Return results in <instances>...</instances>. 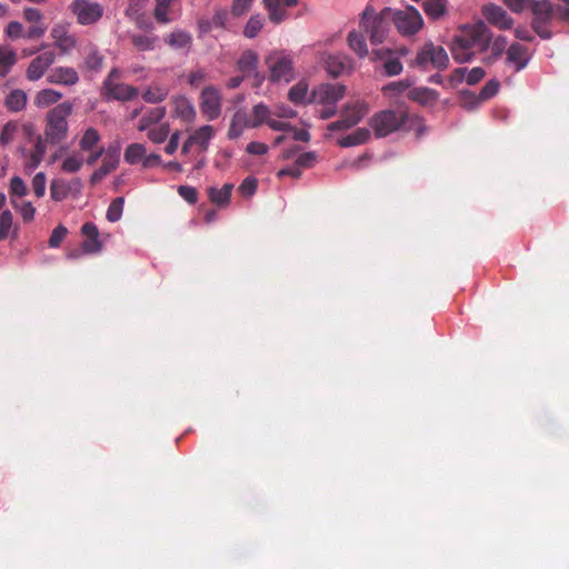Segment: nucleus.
Here are the masks:
<instances>
[{
	"label": "nucleus",
	"instance_id": "nucleus-57",
	"mask_svg": "<svg viewBox=\"0 0 569 569\" xmlns=\"http://www.w3.org/2000/svg\"><path fill=\"white\" fill-rule=\"evenodd\" d=\"M254 0H232L230 12L233 17H242L249 12Z\"/></svg>",
	"mask_w": 569,
	"mask_h": 569
},
{
	"label": "nucleus",
	"instance_id": "nucleus-49",
	"mask_svg": "<svg viewBox=\"0 0 569 569\" xmlns=\"http://www.w3.org/2000/svg\"><path fill=\"white\" fill-rule=\"evenodd\" d=\"M264 26V18L257 13L252 14L243 28V36L248 39L256 38Z\"/></svg>",
	"mask_w": 569,
	"mask_h": 569
},
{
	"label": "nucleus",
	"instance_id": "nucleus-30",
	"mask_svg": "<svg viewBox=\"0 0 569 569\" xmlns=\"http://www.w3.org/2000/svg\"><path fill=\"white\" fill-rule=\"evenodd\" d=\"M297 3L298 0H263L269 19L274 23H280L287 19V8L295 7Z\"/></svg>",
	"mask_w": 569,
	"mask_h": 569
},
{
	"label": "nucleus",
	"instance_id": "nucleus-63",
	"mask_svg": "<svg viewBox=\"0 0 569 569\" xmlns=\"http://www.w3.org/2000/svg\"><path fill=\"white\" fill-rule=\"evenodd\" d=\"M383 69L388 76L392 77L400 74L403 68L398 58H389L385 61Z\"/></svg>",
	"mask_w": 569,
	"mask_h": 569
},
{
	"label": "nucleus",
	"instance_id": "nucleus-60",
	"mask_svg": "<svg viewBox=\"0 0 569 569\" xmlns=\"http://www.w3.org/2000/svg\"><path fill=\"white\" fill-rule=\"evenodd\" d=\"M463 81H466V68H457L450 73L443 86L447 88H456Z\"/></svg>",
	"mask_w": 569,
	"mask_h": 569
},
{
	"label": "nucleus",
	"instance_id": "nucleus-7",
	"mask_svg": "<svg viewBox=\"0 0 569 569\" xmlns=\"http://www.w3.org/2000/svg\"><path fill=\"white\" fill-rule=\"evenodd\" d=\"M406 121V116L392 110H383L371 117L369 123L375 134L379 138L400 129Z\"/></svg>",
	"mask_w": 569,
	"mask_h": 569
},
{
	"label": "nucleus",
	"instance_id": "nucleus-50",
	"mask_svg": "<svg viewBox=\"0 0 569 569\" xmlns=\"http://www.w3.org/2000/svg\"><path fill=\"white\" fill-rule=\"evenodd\" d=\"M166 116V108L163 107H158V108H153L151 109L140 121H139V124H138V130L139 131H144L147 130L150 126H152L153 123H157L159 122L160 120H162Z\"/></svg>",
	"mask_w": 569,
	"mask_h": 569
},
{
	"label": "nucleus",
	"instance_id": "nucleus-35",
	"mask_svg": "<svg viewBox=\"0 0 569 569\" xmlns=\"http://www.w3.org/2000/svg\"><path fill=\"white\" fill-rule=\"evenodd\" d=\"M407 97L422 106H432L439 99L437 91L426 87L409 88Z\"/></svg>",
	"mask_w": 569,
	"mask_h": 569
},
{
	"label": "nucleus",
	"instance_id": "nucleus-11",
	"mask_svg": "<svg viewBox=\"0 0 569 569\" xmlns=\"http://www.w3.org/2000/svg\"><path fill=\"white\" fill-rule=\"evenodd\" d=\"M70 10L77 18V22L82 26L96 23L103 14L102 6L91 0H73Z\"/></svg>",
	"mask_w": 569,
	"mask_h": 569
},
{
	"label": "nucleus",
	"instance_id": "nucleus-31",
	"mask_svg": "<svg viewBox=\"0 0 569 569\" xmlns=\"http://www.w3.org/2000/svg\"><path fill=\"white\" fill-rule=\"evenodd\" d=\"M532 11H533V14L536 16V19L533 20V28H535V31L541 37V38H545V39H548L550 38V32L542 29L538 22V18H541V19H549L551 17V13H552V6L551 3L548 1V0H540V1H532L531 0V3L530 6Z\"/></svg>",
	"mask_w": 569,
	"mask_h": 569
},
{
	"label": "nucleus",
	"instance_id": "nucleus-4",
	"mask_svg": "<svg viewBox=\"0 0 569 569\" xmlns=\"http://www.w3.org/2000/svg\"><path fill=\"white\" fill-rule=\"evenodd\" d=\"M345 93L346 87L340 83H321L311 91V102L320 107V117L327 119L336 113Z\"/></svg>",
	"mask_w": 569,
	"mask_h": 569
},
{
	"label": "nucleus",
	"instance_id": "nucleus-23",
	"mask_svg": "<svg viewBox=\"0 0 569 569\" xmlns=\"http://www.w3.org/2000/svg\"><path fill=\"white\" fill-rule=\"evenodd\" d=\"M250 117L252 119L251 126H254V128L266 123L274 131L287 130V123L283 120L272 118L271 110L263 103L256 104Z\"/></svg>",
	"mask_w": 569,
	"mask_h": 569
},
{
	"label": "nucleus",
	"instance_id": "nucleus-6",
	"mask_svg": "<svg viewBox=\"0 0 569 569\" xmlns=\"http://www.w3.org/2000/svg\"><path fill=\"white\" fill-rule=\"evenodd\" d=\"M102 96L108 100L128 101L138 96V89L123 83L120 79V71H110L102 84Z\"/></svg>",
	"mask_w": 569,
	"mask_h": 569
},
{
	"label": "nucleus",
	"instance_id": "nucleus-20",
	"mask_svg": "<svg viewBox=\"0 0 569 569\" xmlns=\"http://www.w3.org/2000/svg\"><path fill=\"white\" fill-rule=\"evenodd\" d=\"M171 117L180 120L184 124L194 122L197 111L193 103L184 96H174L170 100Z\"/></svg>",
	"mask_w": 569,
	"mask_h": 569
},
{
	"label": "nucleus",
	"instance_id": "nucleus-12",
	"mask_svg": "<svg viewBox=\"0 0 569 569\" xmlns=\"http://www.w3.org/2000/svg\"><path fill=\"white\" fill-rule=\"evenodd\" d=\"M457 36L476 51L485 50L491 40L490 31L482 22L465 26Z\"/></svg>",
	"mask_w": 569,
	"mask_h": 569
},
{
	"label": "nucleus",
	"instance_id": "nucleus-19",
	"mask_svg": "<svg viewBox=\"0 0 569 569\" xmlns=\"http://www.w3.org/2000/svg\"><path fill=\"white\" fill-rule=\"evenodd\" d=\"M56 61V53L51 50L34 57L28 64L26 77L30 81L40 80Z\"/></svg>",
	"mask_w": 569,
	"mask_h": 569
},
{
	"label": "nucleus",
	"instance_id": "nucleus-14",
	"mask_svg": "<svg viewBox=\"0 0 569 569\" xmlns=\"http://www.w3.org/2000/svg\"><path fill=\"white\" fill-rule=\"evenodd\" d=\"M100 166L92 172L90 182L97 184L102 181L108 174L114 171L120 162V147L118 144L109 146L103 150Z\"/></svg>",
	"mask_w": 569,
	"mask_h": 569
},
{
	"label": "nucleus",
	"instance_id": "nucleus-9",
	"mask_svg": "<svg viewBox=\"0 0 569 569\" xmlns=\"http://www.w3.org/2000/svg\"><path fill=\"white\" fill-rule=\"evenodd\" d=\"M79 151L87 154V164L93 166L100 159L104 148L101 146V134L92 127L87 128L79 136Z\"/></svg>",
	"mask_w": 569,
	"mask_h": 569
},
{
	"label": "nucleus",
	"instance_id": "nucleus-46",
	"mask_svg": "<svg viewBox=\"0 0 569 569\" xmlns=\"http://www.w3.org/2000/svg\"><path fill=\"white\" fill-rule=\"evenodd\" d=\"M62 98V93L54 89H42L34 96V104L38 108H47Z\"/></svg>",
	"mask_w": 569,
	"mask_h": 569
},
{
	"label": "nucleus",
	"instance_id": "nucleus-33",
	"mask_svg": "<svg viewBox=\"0 0 569 569\" xmlns=\"http://www.w3.org/2000/svg\"><path fill=\"white\" fill-rule=\"evenodd\" d=\"M421 6L426 16L432 21L442 20L449 13L448 0H423Z\"/></svg>",
	"mask_w": 569,
	"mask_h": 569
},
{
	"label": "nucleus",
	"instance_id": "nucleus-27",
	"mask_svg": "<svg viewBox=\"0 0 569 569\" xmlns=\"http://www.w3.org/2000/svg\"><path fill=\"white\" fill-rule=\"evenodd\" d=\"M23 18L30 24L26 32L27 39H39L43 37L47 31V26L43 22V14L40 10L26 8L23 10Z\"/></svg>",
	"mask_w": 569,
	"mask_h": 569
},
{
	"label": "nucleus",
	"instance_id": "nucleus-16",
	"mask_svg": "<svg viewBox=\"0 0 569 569\" xmlns=\"http://www.w3.org/2000/svg\"><path fill=\"white\" fill-rule=\"evenodd\" d=\"M320 60L326 71L335 78L351 73L355 69V61L347 54L322 53Z\"/></svg>",
	"mask_w": 569,
	"mask_h": 569
},
{
	"label": "nucleus",
	"instance_id": "nucleus-61",
	"mask_svg": "<svg viewBox=\"0 0 569 569\" xmlns=\"http://www.w3.org/2000/svg\"><path fill=\"white\" fill-rule=\"evenodd\" d=\"M6 36L12 40H17V39H20V38H26V32L27 30H24L23 26L18 22V21H11L6 30Z\"/></svg>",
	"mask_w": 569,
	"mask_h": 569
},
{
	"label": "nucleus",
	"instance_id": "nucleus-41",
	"mask_svg": "<svg viewBox=\"0 0 569 569\" xmlns=\"http://www.w3.org/2000/svg\"><path fill=\"white\" fill-rule=\"evenodd\" d=\"M166 43L174 50H189L192 37L189 32L177 29L167 36Z\"/></svg>",
	"mask_w": 569,
	"mask_h": 569
},
{
	"label": "nucleus",
	"instance_id": "nucleus-24",
	"mask_svg": "<svg viewBox=\"0 0 569 569\" xmlns=\"http://www.w3.org/2000/svg\"><path fill=\"white\" fill-rule=\"evenodd\" d=\"M258 62V53L253 50L243 51L240 58L237 60V70L241 72L243 77H249L251 73H254L256 87H260L264 80V76L257 71Z\"/></svg>",
	"mask_w": 569,
	"mask_h": 569
},
{
	"label": "nucleus",
	"instance_id": "nucleus-43",
	"mask_svg": "<svg viewBox=\"0 0 569 569\" xmlns=\"http://www.w3.org/2000/svg\"><path fill=\"white\" fill-rule=\"evenodd\" d=\"M232 190V183H224L221 188H209L208 196L212 203L218 206H227L230 202Z\"/></svg>",
	"mask_w": 569,
	"mask_h": 569
},
{
	"label": "nucleus",
	"instance_id": "nucleus-22",
	"mask_svg": "<svg viewBox=\"0 0 569 569\" xmlns=\"http://www.w3.org/2000/svg\"><path fill=\"white\" fill-rule=\"evenodd\" d=\"M532 51L518 42L512 43L506 51V63L519 72L525 69L531 60Z\"/></svg>",
	"mask_w": 569,
	"mask_h": 569
},
{
	"label": "nucleus",
	"instance_id": "nucleus-3",
	"mask_svg": "<svg viewBox=\"0 0 569 569\" xmlns=\"http://www.w3.org/2000/svg\"><path fill=\"white\" fill-rule=\"evenodd\" d=\"M271 82L289 83L295 79V59L291 52L284 49L271 50L264 58Z\"/></svg>",
	"mask_w": 569,
	"mask_h": 569
},
{
	"label": "nucleus",
	"instance_id": "nucleus-40",
	"mask_svg": "<svg viewBox=\"0 0 569 569\" xmlns=\"http://www.w3.org/2000/svg\"><path fill=\"white\" fill-rule=\"evenodd\" d=\"M19 227L13 221V216L10 210H3L0 213V240L8 238H18Z\"/></svg>",
	"mask_w": 569,
	"mask_h": 569
},
{
	"label": "nucleus",
	"instance_id": "nucleus-15",
	"mask_svg": "<svg viewBox=\"0 0 569 569\" xmlns=\"http://www.w3.org/2000/svg\"><path fill=\"white\" fill-rule=\"evenodd\" d=\"M50 36L54 48L61 56L69 54L77 47V38L70 32L69 23H56L51 29Z\"/></svg>",
	"mask_w": 569,
	"mask_h": 569
},
{
	"label": "nucleus",
	"instance_id": "nucleus-18",
	"mask_svg": "<svg viewBox=\"0 0 569 569\" xmlns=\"http://www.w3.org/2000/svg\"><path fill=\"white\" fill-rule=\"evenodd\" d=\"M53 160L59 161L61 171L66 173H77L87 163V158L79 150L70 151L67 148L59 149L53 154Z\"/></svg>",
	"mask_w": 569,
	"mask_h": 569
},
{
	"label": "nucleus",
	"instance_id": "nucleus-8",
	"mask_svg": "<svg viewBox=\"0 0 569 569\" xmlns=\"http://www.w3.org/2000/svg\"><path fill=\"white\" fill-rule=\"evenodd\" d=\"M128 164H140L143 169H150L162 164L161 157L156 152H148L143 143L133 142L127 146L123 153Z\"/></svg>",
	"mask_w": 569,
	"mask_h": 569
},
{
	"label": "nucleus",
	"instance_id": "nucleus-42",
	"mask_svg": "<svg viewBox=\"0 0 569 569\" xmlns=\"http://www.w3.org/2000/svg\"><path fill=\"white\" fill-rule=\"evenodd\" d=\"M10 203L24 223H30L34 220L36 207L31 201L11 198Z\"/></svg>",
	"mask_w": 569,
	"mask_h": 569
},
{
	"label": "nucleus",
	"instance_id": "nucleus-48",
	"mask_svg": "<svg viewBox=\"0 0 569 569\" xmlns=\"http://www.w3.org/2000/svg\"><path fill=\"white\" fill-rule=\"evenodd\" d=\"M17 61V54L13 49L7 46H0V77H4Z\"/></svg>",
	"mask_w": 569,
	"mask_h": 569
},
{
	"label": "nucleus",
	"instance_id": "nucleus-17",
	"mask_svg": "<svg viewBox=\"0 0 569 569\" xmlns=\"http://www.w3.org/2000/svg\"><path fill=\"white\" fill-rule=\"evenodd\" d=\"M214 133V128L210 124L199 127L184 141L181 153L188 154L193 147L198 148L199 152L206 151Z\"/></svg>",
	"mask_w": 569,
	"mask_h": 569
},
{
	"label": "nucleus",
	"instance_id": "nucleus-51",
	"mask_svg": "<svg viewBox=\"0 0 569 569\" xmlns=\"http://www.w3.org/2000/svg\"><path fill=\"white\" fill-rule=\"evenodd\" d=\"M147 137L153 143H162L170 133L169 123H161L159 126H150L147 130Z\"/></svg>",
	"mask_w": 569,
	"mask_h": 569
},
{
	"label": "nucleus",
	"instance_id": "nucleus-10",
	"mask_svg": "<svg viewBox=\"0 0 569 569\" xmlns=\"http://www.w3.org/2000/svg\"><path fill=\"white\" fill-rule=\"evenodd\" d=\"M199 107L207 120L218 119L222 111V96L219 89L212 86L203 88L199 97Z\"/></svg>",
	"mask_w": 569,
	"mask_h": 569
},
{
	"label": "nucleus",
	"instance_id": "nucleus-54",
	"mask_svg": "<svg viewBox=\"0 0 569 569\" xmlns=\"http://www.w3.org/2000/svg\"><path fill=\"white\" fill-rule=\"evenodd\" d=\"M500 83L497 80H489L481 89L479 96L477 98L472 97V99L475 100L473 106H478L479 103L495 97L498 93Z\"/></svg>",
	"mask_w": 569,
	"mask_h": 569
},
{
	"label": "nucleus",
	"instance_id": "nucleus-62",
	"mask_svg": "<svg viewBox=\"0 0 569 569\" xmlns=\"http://www.w3.org/2000/svg\"><path fill=\"white\" fill-rule=\"evenodd\" d=\"M34 194L41 198L46 193L47 178L43 172H38L31 182Z\"/></svg>",
	"mask_w": 569,
	"mask_h": 569
},
{
	"label": "nucleus",
	"instance_id": "nucleus-37",
	"mask_svg": "<svg viewBox=\"0 0 569 569\" xmlns=\"http://www.w3.org/2000/svg\"><path fill=\"white\" fill-rule=\"evenodd\" d=\"M46 153V143L41 136H38L34 142V147L30 151H23L24 166L28 169H36L42 161Z\"/></svg>",
	"mask_w": 569,
	"mask_h": 569
},
{
	"label": "nucleus",
	"instance_id": "nucleus-1",
	"mask_svg": "<svg viewBox=\"0 0 569 569\" xmlns=\"http://www.w3.org/2000/svg\"><path fill=\"white\" fill-rule=\"evenodd\" d=\"M390 17L396 30L402 37H413L425 28V19L413 6L403 9L383 8L380 12L368 3L360 12V28L368 34L371 44L382 43L388 36V29L383 23L385 18Z\"/></svg>",
	"mask_w": 569,
	"mask_h": 569
},
{
	"label": "nucleus",
	"instance_id": "nucleus-53",
	"mask_svg": "<svg viewBox=\"0 0 569 569\" xmlns=\"http://www.w3.org/2000/svg\"><path fill=\"white\" fill-rule=\"evenodd\" d=\"M169 94V88L162 86H150L143 92V99L149 103L161 102Z\"/></svg>",
	"mask_w": 569,
	"mask_h": 569
},
{
	"label": "nucleus",
	"instance_id": "nucleus-32",
	"mask_svg": "<svg viewBox=\"0 0 569 569\" xmlns=\"http://www.w3.org/2000/svg\"><path fill=\"white\" fill-rule=\"evenodd\" d=\"M81 182L79 179L67 181L64 179H54L50 184V196L54 201L64 200L72 190H79Z\"/></svg>",
	"mask_w": 569,
	"mask_h": 569
},
{
	"label": "nucleus",
	"instance_id": "nucleus-5",
	"mask_svg": "<svg viewBox=\"0 0 569 569\" xmlns=\"http://www.w3.org/2000/svg\"><path fill=\"white\" fill-rule=\"evenodd\" d=\"M449 57L447 51L431 41L423 43L418 50L412 66L422 70L438 69L442 70L448 67Z\"/></svg>",
	"mask_w": 569,
	"mask_h": 569
},
{
	"label": "nucleus",
	"instance_id": "nucleus-45",
	"mask_svg": "<svg viewBox=\"0 0 569 569\" xmlns=\"http://www.w3.org/2000/svg\"><path fill=\"white\" fill-rule=\"evenodd\" d=\"M27 93L23 90H12L6 98L4 104L8 110L12 112H19L27 106Z\"/></svg>",
	"mask_w": 569,
	"mask_h": 569
},
{
	"label": "nucleus",
	"instance_id": "nucleus-64",
	"mask_svg": "<svg viewBox=\"0 0 569 569\" xmlns=\"http://www.w3.org/2000/svg\"><path fill=\"white\" fill-rule=\"evenodd\" d=\"M258 187V181L253 177L246 178L239 186V192L244 197L252 196Z\"/></svg>",
	"mask_w": 569,
	"mask_h": 569
},
{
	"label": "nucleus",
	"instance_id": "nucleus-13",
	"mask_svg": "<svg viewBox=\"0 0 569 569\" xmlns=\"http://www.w3.org/2000/svg\"><path fill=\"white\" fill-rule=\"evenodd\" d=\"M368 103L363 100H356L347 103L342 109V118L329 124V130L348 129L361 121L368 113Z\"/></svg>",
	"mask_w": 569,
	"mask_h": 569
},
{
	"label": "nucleus",
	"instance_id": "nucleus-39",
	"mask_svg": "<svg viewBox=\"0 0 569 569\" xmlns=\"http://www.w3.org/2000/svg\"><path fill=\"white\" fill-rule=\"evenodd\" d=\"M411 83L408 80L393 81L382 87L383 97L390 102H398L400 97L408 92Z\"/></svg>",
	"mask_w": 569,
	"mask_h": 569
},
{
	"label": "nucleus",
	"instance_id": "nucleus-44",
	"mask_svg": "<svg viewBox=\"0 0 569 569\" xmlns=\"http://www.w3.org/2000/svg\"><path fill=\"white\" fill-rule=\"evenodd\" d=\"M371 133L367 128H358L353 132L340 138L338 144L343 148L355 147L367 142Z\"/></svg>",
	"mask_w": 569,
	"mask_h": 569
},
{
	"label": "nucleus",
	"instance_id": "nucleus-29",
	"mask_svg": "<svg viewBox=\"0 0 569 569\" xmlns=\"http://www.w3.org/2000/svg\"><path fill=\"white\" fill-rule=\"evenodd\" d=\"M252 119L250 113L244 110H238L231 118L230 126L227 132V137L230 140L238 139L246 129L254 128L251 126Z\"/></svg>",
	"mask_w": 569,
	"mask_h": 569
},
{
	"label": "nucleus",
	"instance_id": "nucleus-47",
	"mask_svg": "<svg viewBox=\"0 0 569 569\" xmlns=\"http://www.w3.org/2000/svg\"><path fill=\"white\" fill-rule=\"evenodd\" d=\"M228 12L226 10H218L212 16L211 20L199 21V28L202 32H208L213 28H226L228 23Z\"/></svg>",
	"mask_w": 569,
	"mask_h": 569
},
{
	"label": "nucleus",
	"instance_id": "nucleus-52",
	"mask_svg": "<svg viewBox=\"0 0 569 569\" xmlns=\"http://www.w3.org/2000/svg\"><path fill=\"white\" fill-rule=\"evenodd\" d=\"M19 131V124L16 121H8L0 130V146L7 147L16 139Z\"/></svg>",
	"mask_w": 569,
	"mask_h": 569
},
{
	"label": "nucleus",
	"instance_id": "nucleus-38",
	"mask_svg": "<svg viewBox=\"0 0 569 569\" xmlns=\"http://www.w3.org/2000/svg\"><path fill=\"white\" fill-rule=\"evenodd\" d=\"M451 53L458 63H465L475 57L476 50L456 36L452 40Z\"/></svg>",
	"mask_w": 569,
	"mask_h": 569
},
{
	"label": "nucleus",
	"instance_id": "nucleus-34",
	"mask_svg": "<svg viewBox=\"0 0 569 569\" xmlns=\"http://www.w3.org/2000/svg\"><path fill=\"white\" fill-rule=\"evenodd\" d=\"M178 0H156L154 18L158 22L169 23L173 21L179 13L173 10Z\"/></svg>",
	"mask_w": 569,
	"mask_h": 569
},
{
	"label": "nucleus",
	"instance_id": "nucleus-28",
	"mask_svg": "<svg viewBox=\"0 0 569 569\" xmlns=\"http://www.w3.org/2000/svg\"><path fill=\"white\" fill-rule=\"evenodd\" d=\"M47 81L53 84L74 86L79 81V74L72 67H56L50 70Z\"/></svg>",
	"mask_w": 569,
	"mask_h": 569
},
{
	"label": "nucleus",
	"instance_id": "nucleus-26",
	"mask_svg": "<svg viewBox=\"0 0 569 569\" xmlns=\"http://www.w3.org/2000/svg\"><path fill=\"white\" fill-rule=\"evenodd\" d=\"M482 14L488 22L496 26L499 29L507 30L512 28L513 20L508 12L497 4H486L482 8Z\"/></svg>",
	"mask_w": 569,
	"mask_h": 569
},
{
	"label": "nucleus",
	"instance_id": "nucleus-25",
	"mask_svg": "<svg viewBox=\"0 0 569 569\" xmlns=\"http://www.w3.org/2000/svg\"><path fill=\"white\" fill-rule=\"evenodd\" d=\"M366 34L369 37L368 32L360 28V19L358 20V27L352 28L347 33V46L359 59H365L369 54Z\"/></svg>",
	"mask_w": 569,
	"mask_h": 569
},
{
	"label": "nucleus",
	"instance_id": "nucleus-21",
	"mask_svg": "<svg viewBox=\"0 0 569 569\" xmlns=\"http://www.w3.org/2000/svg\"><path fill=\"white\" fill-rule=\"evenodd\" d=\"M80 232L83 238L81 243L83 252L94 254L103 249L104 240L101 238L99 229L93 222L83 223Z\"/></svg>",
	"mask_w": 569,
	"mask_h": 569
},
{
	"label": "nucleus",
	"instance_id": "nucleus-58",
	"mask_svg": "<svg viewBox=\"0 0 569 569\" xmlns=\"http://www.w3.org/2000/svg\"><path fill=\"white\" fill-rule=\"evenodd\" d=\"M157 38L150 36H133L132 43L141 51L152 50L156 47Z\"/></svg>",
	"mask_w": 569,
	"mask_h": 569
},
{
	"label": "nucleus",
	"instance_id": "nucleus-36",
	"mask_svg": "<svg viewBox=\"0 0 569 569\" xmlns=\"http://www.w3.org/2000/svg\"><path fill=\"white\" fill-rule=\"evenodd\" d=\"M288 99L295 104L312 103L308 81L302 79L293 84L288 91Z\"/></svg>",
	"mask_w": 569,
	"mask_h": 569
},
{
	"label": "nucleus",
	"instance_id": "nucleus-59",
	"mask_svg": "<svg viewBox=\"0 0 569 569\" xmlns=\"http://www.w3.org/2000/svg\"><path fill=\"white\" fill-rule=\"evenodd\" d=\"M10 193L11 198L23 199L27 194V187L20 177H13L10 180Z\"/></svg>",
	"mask_w": 569,
	"mask_h": 569
},
{
	"label": "nucleus",
	"instance_id": "nucleus-2",
	"mask_svg": "<svg viewBox=\"0 0 569 569\" xmlns=\"http://www.w3.org/2000/svg\"><path fill=\"white\" fill-rule=\"evenodd\" d=\"M71 102H62L51 109L46 117L44 137L47 142L58 144L68 137V117L72 113Z\"/></svg>",
	"mask_w": 569,
	"mask_h": 569
},
{
	"label": "nucleus",
	"instance_id": "nucleus-56",
	"mask_svg": "<svg viewBox=\"0 0 569 569\" xmlns=\"http://www.w3.org/2000/svg\"><path fill=\"white\" fill-rule=\"evenodd\" d=\"M84 66L90 70H99L102 66V57L93 46H89L88 53L84 58Z\"/></svg>",
	"mask_w": 569,
	"mask_h": 569
},
{
	"label": "nucleus",
	"instance_id": "nucleus-55",
	"mask_svg": "<svg viewBox=\"0 0 569 569\" xmlns=\"http://www.w3.org/2000/svg\"><path fill=\"white\" fill-rule=\"evenodd\" d=\"M124 199L122 197H118L112 200L109 204L106 213V218L110 222H117L121 219L123 212Z\"/></svg>",
	"mask_w": 569,
	"mask_h": 569
}]
</instances>
